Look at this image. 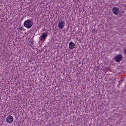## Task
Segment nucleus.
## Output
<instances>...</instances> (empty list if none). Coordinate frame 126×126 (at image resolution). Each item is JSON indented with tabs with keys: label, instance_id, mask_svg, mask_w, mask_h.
Masks as SVG:
<instances>
[{
	"label": "nucleus",
	"instance_id": "1a4fd4ad",
	"mask_svg": "<svg viewBox=\"0 0 126 126\" xmlns=\"http://www.w3.org/2000/svg\"><path fill=\"white\" fill-rule=\"evenodd\" d=\"M93 32H97V31H96V29H93Z\"/></svg>",
	"mask_w": 126,
	"mask_h": 126
},
{
	"label": "nucleus",
	"instance_id": "9d476101",
	"mask_svg": "<svg viewBox=\"0 0 126 126\" xmlns=\"http://www.w3.org/2000/svg\"><path fill=\"white\" fill-rule=\"evenodd\" d=\"M124 53L126 54V49H125Z\"/></svg>",
	"mask_w": 126,
	"mask_h": 126
},
{
	"label": "nucleus",
	"instance_id": "7ed1b4c3",
	"mask_svg": "<svg viewBox=\"0 0 126 126\" xmlns=\"http://www.w3.org/2000/svg\"><path fill=\"white\" fill-rule=\"evenodd\" d=\"M115 60L117 63H120V62L123 60V55H122V54H120L117 55L115 58Z\"/></svg>",
	"mask_w": 126,
	"mask_h": 126
},
{
	"label": "nucleus",
	"instance_id": "39448f33",
	"mask_svg": "<svg viewBox=\"0 0 126 126\" xmlns=\"http://www.w3.org/2000/svg\"><path fill=\"white\" fill-rule=\"evenodd\" d=\"M48 36V33L47 32H44L42 35L40 36L39 39L41 40V41H45L46 40V38Z\"/></svg>",
	"mask_w": 126,
	"mask_h": 126
},
{
	"label": "nucleus",
	"instance_id": "0eeeda50",
	"mask_svg": "<svg viewBox=\"0 0 126 126\" xmlns=\"http://www.w3.org/2000/svg\"><path fill=\"white\" fill-rule=\"evenodd\" d=\"M75 48V44L72 42H70L69 43V48L70 50H73Z\"/></svg>",
	"mask_w": 126,
	"mask_h": 126
},
{
	"label": "nucleus",
	"instance_id": "f03ea898",
	"mask_svg": "<svg viewBox=\"0 0 126 126\" xmlns=\"http://www.w3.org/2000/svg\"><path fill=\"white\" fill-rule=\"evenodd\" d=\"M65 23H64V21L63 20H60L59 22L58 23V27L59 29H63V27H64V25Z\"/></svg>",
	"mask_w": 126,
	"mask_h": 126
},
{
	"label": "nucleus",
	"instance_id": "f257e3e1",
	"mask_svg": "<svg viewBox=\"0 0 126 126\" xmlns=\"http://www.w3.org/2000/svg\"><path fill=\"white\" fill-rule=\"evenodd\" d=\"M24 26L26 27V28H28V29L31 28V27L33 26V21H32L31 20L25 21L24 23Z\"/></svg>",
	"mask_w": 126,
	"mask_h": 126
},
{
	"label": "nucleus",
	"instance_id": "20e7f679",
	"mask_svg": "<svg viewBox=\"0 0 126 126\" xmlns=\"http://www.w3.org/2000/svg\"><path fill=\"white\" fill-rule=\"evenodd\" d=\"M112 12L116 15H118L120 13V9L118 7H115L113 8Z\"/></svg>",
	"mask_w": 126,
	"mask_h": 126
},
{
	"label": "nucleus",
	"instance_id": "9b49d317",
	"mask_svg": "<svg viewBox=\"0 0 126 126\" xmlns=\"http://www.w3.org/2000/svg\"><path fill=\"white\" fill-rule=\"evenodd\" d=\"M20 30H24V29L23 28L21 27V29H20Z\"/></svg>",
	"mask_w": 126,
	"mask_h": 126
},
{
	"label": "nucleus",
	"instance_id": "423d86ee",
	"mask_svg": "<svg viewBox=\"0 0 126 126\" xmlns=\"http://www.w3.org/2000/svg\"><path fill=\"white\" fill-rule=\"evenodd\" d=\"M13 122V117L11 115H9L6 118V122L7 124H11Z\"/></svg>",
	"mask_w": 126,
	"mask_h": 126
},
{
	"label": "nucleus",
	"instance_id": "6e6552de",
	"mask_svg": "<svg viewBox=\"0 0 126 126\" xmlns=\"http://www.w3.org/2000/svg\"><path fill=\"white\" fill-rule=\"evenodd\" d=\"M29 46H32L33 45H34V42L33 41H31L29 43Z\"/></svg>",
	"mask_w": 126,
	"mask_h": 126
}]
</instances>
